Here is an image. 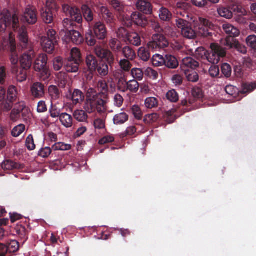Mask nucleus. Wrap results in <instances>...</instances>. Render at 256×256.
I'll use <instances>...</instances> for the list:
<instances>
[{"instance_id": "1", "label": "nucleus", "mask_w": 256, "mask_h": 256, "mask_svg": "<svg viewBox=\"0 0 256 256\" xmlns=\"http://www.w3.org/2000/svg\"><path fill=\"white\" fill-rule=\"evenodd\" d=\"M212 52L208 54L203 48H199L196 50V54H198L203 60H207L211 64H218L220 62V57L226 55V50L216 44H210Z\"/></svg>"}, {"instance_id": "2", "label": "nucleus", "mask_w": 256, "mask_h": 256, "mask_svg": "<svg viewBox=\"0 0 256 256\" xmlns=\"http://www.w3.org/2000/svg\"><path fill=\"white\" fill-rule=\"evenodd\" d=\"M109 4L115 10L118 14L122 16L124 21L126 20L125 24L129 26L132 24V21H133L137 24H140L139 22L140 14L136 12H133L130 16L127 14L128 8L126 6L123 2L118 0H110Z\"/></svg>"}, {"instance_id": "3", "label": "nucleus", "mask_w": 256, "mask_h": 256, "mask_svg": "<svg viewBox=\"0 0 256 256\" xmlns=\"http://www.w3.org/2000/svg\"><path fill=\"white\" fill-rule=\"evenodd\" d=\"M18 18L16 14L11 16L7 10H4L0 13V31L6 32V28L12 26L16 30L19 26Z\"/></svg>"}, {"instance_id": "4", "label": "nucleus", "mask_w": 256, "mask_h": 256, "mask_svg": "<svg viewBox=\"0 0 256 256\" xmlns=\"http://www.w3.org/2000/svg\"><path fill=\"white\" fill-rule=\"evenodd\" d=\"M106 100L100 96L93 98L86 99L84 102L83 108L88 114H92L96 110L98 113L104 112Z\"/></svg>"}, {"instance_id": "5", "label": "nucleus", "mask_w": 256, "mask_h": 256, "mask_svg": "<svg viewBox=\"0 0 256 256\" xmlns=\"http://www.w3.org/2000/svg\"><path fill=\"white\" fill-rule=\"evenodd\" d=\"M169 42L165 36L160 34L152 35V40L147 44L148 48L152 50L164 48L168 46Z\"/></svg>"}, {"instance_id": "6", "label": "nucleus", "mask_w": 256, "mask_h": 256, "mask_svg": "<svg viewBox=\"0 0 256 256\" xmlns=\"http://www.w3.org/2000/svg\"><path fill=\"white\" fill-rule=\"evenodd\" d=\"M194 28L197 33L204 37H207L210 34L208 29L213 28V24L208 20L199 18L198 20L194 21Z\"/></svg>"}, {"instance_id": "7", "label": "nucleus", "mask_w": 256, "mask_h": 256, "mask_svg": "<svg viewBox=\"0 0 256 256\" xmlns=\"http://www.w3.org/2000/svg\"><path fill=\"white\" fill-rule=\"evenodd\" d=\"M18 98V92L16 88L14 86H10L8 90L6 100L2 102V108L4 111L10 110L13 106L14 102H16Z\"/></svg>"}, {"instance_id": "8", "label": "nucleus", "mask_w": 256, "mask_h": 256, "mask_svg": "<svg viewBox=\"0 0 256 256\" xmlns=\"http://www.w3.org/2000/svg\"><path fill=\"white\" fill-rule=\"evenodd\" d=\"M95 54L102 60L108 64H112L116 62L112 52L108 50L103 48L97 46L94 48Z\"/></svg>"}, {"instance_id": "9", "label": "nucleus", "mask_w": 256, "mask_h": 256, "mask_svg": "<svg viewBox=\"0 0 256 256\" xmlns=\"http://www.w3.org/2000/svg\"><path fill=\"white\" fill-rule=\"evenodd\" d=\"M63 12L70 16L72 20L75 21L78 24L82 22V17L79 9L76 7H70L68 4L62 6Z\"/></svg>"}, {"instance_id": "10", "label": "nucleus", "mask_w": 256, "mask_h": 256, "mask_svg": "<svg viewBox=\"0 0 256 256\" xmlns=\"http://www.w3.org/2000/svg\"><path fill=\"white\" fill-rule=\"evenodd\" d=\"M192 98L188 99H184L181 101V104L183 106H189L194 104L197 100H201L204 97V92L201 88L199 87H194L192 90Z\"/></svg>"}, {"instance_id": "11", "label": "nucleus", "mask_w": 256, "mask_h": 256, "mask_svg": "<svg viewBox=\"0 0 256 256\" xmlns=\"http://www.w3.org/2000/svg\"><path fill=\"white\" fill-rule=\"evenodd\" d=\"M180 65L182 71L188 80L192 82H196L198 80V75L194 68L199 67L200 65Z\"/></svg>"}, {"instance_id": "12", "label": "nucleus", "mask_w": 256, "mask_h": 256, "mask_svg": "<svg viewBox=\"0 0 256 256\" xmlns=\"http://www.w3.org/2000/svg\"><path fill=\"white\" fill-rule=\"evenodd\" d=\"M32 65H14L12 72L16 74L17 80L22 82L26 80L27 78V70H29Z\"/></svg>"}, {"instance_id": "13", "label": "nucleus", "mask_w": 256, "mask_h": 256, "mask_svg": "<svg viewBox=\"0 0 256 256\" xmlns=\"http://www.w3.org/2000/svg\"><path fill=\"white\" fill-rule=\"evenodd\" d=\"M19 242L16 240H10L6 245L0 244V256H5L8 253H14L19 249Z\"/></svg>"}, {"instance_id": "14", "label": "nucleus", "mask_w": 256, "mask_h": 256, "mask_svg": "<svg viewBox=\"0 0 256 256\" xmlns=\"http://www.w3.org/2000/svg\"><path fill=\"white\" fill-rule=\"evenodd\" d=\"M8 41L10 51V60L12 64H18V53L16 51V41L14 36L12 32L9 33Z\"/></svg>"}, {"instance_id": "15", "label": "nucleus", "mask_w": 256, "mask_h": 256, "mask_svg": "<svg viewBox=\"0 0 256 256\" xmlns=\"http://www.w3.org/2000/svg\"><path fill=\"white\" fill-rule=\"evenodd\" d=\"M44 88V85L43 84L40 82H34L30 87L32 96L38 99L42 98L45 94Z\"/></svg>"}, {"instance_id": "16", "label": "nucleus", "mask_w": 256, "mask_h": 256, "mask_svg": "<svg viewBox=\"0 0 256 256\" xmlns=\"http://www.w3.org/2000/svg\"><path fill=\"white\" fill-rule=\"evenodd\" d=\"M93 31L96 37L98 40H103L106 36V29L105 25L100 22H96L93 27Z\"/></svg>"}, {"instance_id": "17", "label": "nucleus", "mask_w": 256, "mask_h": 256, "mask_svg": "<svg viewBox=\"0 0 256 256\" xmlns=\"http://www.w3.org/2000/svg\"><path fill=\"white\" fill-rule=\"evenodd\" d=\"M14 232L22 240V244L24 243L28 239V231L24 226L22 224H17L14 228Z\"/></svg>"}, {"instance_id": "18", "label": "nucleus", "mask_w": 256, "mask_h": 256, "mask_svg": "<svg viewBox=\"0 0 256 256\" xmlns=\"http://www.w3.org/2000/svg\"><path fill=\"white\" fill-rule=\"evenodd\" d=\"M20 44L22 48H26L27 47L28 42V37L26 28L22 26L18 30V36Z\"/></svg>"}, {"instance_id": "19", "label": "nucleus", "mask_w": 256, "mask_h": 256, "mask_svg": "<svg viewBox=\"0 0 256 256\" xmlns=\"http://www.w3.org/2000/svg\"><path fill=\"white\" fill-rule=\"evenodd\" d=\"M22 20L29 24H33L37 21V16L34 10L26 8L24 13Z\"/></svg>"}, {"instance_id": "20", "label": "nucleus", "mask_w": 256, "mask_h": 256, "mask_svg": "<svg viewBox=\"0 0 256 256\" xmlns=\"http://www.w3.org/2000/svg\"><path fill=\"white\" fill-rule=\"evenodd\" d=\"M2 168L4 170H22L24 165L16 162L12 160H6L2 164Z\"/></svg>"}, {"instance_id": "21", "label": "nucleus", "mask_w": 256, "mask_h": 256, "mask_svg": "<svg viewBox=\"0 0 256 256\" xmlns=\"http://www.w3.org/2000/svg\"><path fill=\"white\" fill-rule=\"evenodd\" d=\"M40 42L44 50L50 54L53 52L54 47L57 43L54 41L48 40L45 37L41 38Z\"/></svg>"}, {"instance_id": "22", "label": "nucleus", "mask_w": 256, "mask_h": 256, "mask_svg": "<svg viewBox=\"0 0 256 256\" xmlns=\"http://www.w3.org/2000/svg\"><path fill=\"white\" fill-rule=\"evenodd\" d=\"M68 60L72 64H80L82 62V59L79 49L76 48H72L70 52V56L68 58Z\"/></svg>"}, {"instance_id": "23", "label": "nucleus", "mask_w": 256, "mask_h": 256, "mask_svg": "<svg viewBox=\"0 0 256 256\" xmlns=\"http://www.w3.org/2000/svg\"><path fill=\"white\" fill-rule=\"evenodd\" d=\"M35 70L40 72V76L44 80L49 78L50 74L48 65H34Z\"/></svg>"}, {"instance_id": "24", "label": "nucleus", "mask_w": 256, "mask_h": 256, "mask_svg": "<svg viewBox=\"0 0 256 256\" xmlns=\"http://www.w3.org/2000/svg\"><path fill=\"white\" fill-rule=\"evenodd\" d=\"M222 27L224 31L230 37H238L240 34L239 30L230 24H224Z\"/></svg>"}, {"instance_id": "25", "label": "nucleus", "mask_w": 256, "mask_h": 256, "mask_svg": "<svg viewBox=\"0 0 256 256\" xmlns=\"http://www.w3.org/2000/svg\"><path fill=\"white\" fill-rule=\"evenodd\" d=\"M138 9L146 14H150L152 12V5L145 0H140L136 3Z\"/></svg>"}, {"instance_id": "26", "label": "nucleus", "mask_w": 256, "mask_h": 256, "mask_svg": "<svg viewBox=\"0 0 256 256\" xmlns=\"http://www.w3.org/2000/svg\"><path fill=\"white\" fill-rule=\"evenodd\" d=\"M122 53L127 60H120V64H129L130 60H132L136 57L134 52L129 46H126L122 49Z\"/></svg>"}, {"instance_id": "27", "label": "nucleus", "mask_w": 256, "mask_h": 256, "mask_svg": "<svg viewBox=\"0 0 256 256\" xmlns=\"http://www.w3.org/2000/svg\"><path fill=\"white\" fill-rule=\"evenodd\" d=\"M60 120L62 125L66 128H71L72 126L73 118L66 112L61 114Z\"/></svg>"}, {"instance_id": "28", "label": "nucleus", "mask_w": 256, "mask_h": 256, "mask_svg": "<svg viewBox=\"0 0 256 256\" xmlns=\"http://www.w3.org/2000/svg\"><path fill=\"white\" fill-rule=\"evenodd\" d=\"M68 36L72 42L76 44H82L84 40L80 33L76 30H69Z\"/></svg>"}, {"instance_id": "29", "label": "nucleus", "mask_w": 256, "mask_h": 256, "mask_svg": "<svg viewBox=\"0 0 256 256\" xmlns=\"http://www.w3.org/2000/svg\"><path fill=\"white\" fill-rule=\"evenodd\" d=\"M72 101L74 104H76L82 102L84 99V93L78 89H75L72 96Z\"/></svg>"}, {"instance_id": "30", "label": "nucleus", "mask_w": 256, "mask_h": 256, "mask_svg": "<svg viewBox=\"0 0 256 256\" xmlns=\"http://www.w3.org/2000/svg\"><path fill=\"white\" fill-rule=\"evenodd\" d=\"M98 88L102 92L100 93L97 96L102 97L104 100L106 99V93L108 91V86L105 80H99L98 84Z\"/></svg>"}, {"instance_id": "31", "label": "nucleus", "mask_w": 256, "mask_h": 256, "mask_svg": "<svg viewBox=\"0 0 256 256\" xmlns=\"http://www.w3.org/2000/svg\"><path fill=\"white\" fill-rule=\"evenodd\" d=\"M48 92L52 100L59 99L61 95V92L56 86L54 85H50L48 87Z\"/></svg>"}, {"instance_id": "32", "label": "nucleus", "mask_w": 256, "mask_h": 256, "mask_svg": "<svg viewBox=\"0 0 256 256\" xmlns=\"http://www.w3.org/2000/svg\"><path fill=\"white\" fill-rule=\"evenodd\" d=\"M255 89H256V81L250 83H242L240 92L242 94H248L254 91Z\"/></svg>"}, {"instance_id": "33", "label": "nucleus", "mask_w": 256, "mask_h": 256, "mask_svg": "<svg viewBox=\"0 0 256 256\" xmlns=\"http://www.w3.org/2000/svg\"><path fill=\"white\" fill-rule=\"evenodd\" d=\"M217 12L221 17L226 19H230L233 16L232 12L228 8L222 6H219L217 9Z\"/></svg>"}, {"instance_id": "34", "label": "nucleus", "mask_w": 256, "mask_h": 256, "mask_svg": "<svg viewBox=\"0 0 256 256\" xmlns=\"http://www.w3.org/2000/svg\"><path fill=\"white\" fill-rule=\"evenodd\" d=\"M83 16L88 22H91L94 20V14L90 8L86 5H83L82 7Z\"/></svg>"}, {"instance_id": "35", "label": "nucleus", "mask_w": 256, "mask_h": 256, "mask_svg": "<svg viewBox=\"0 0 256 256\" xmlns=\"http://www.w3.org/2000/svg\"><path fill=\"white\" fill-rule=\"evenodd\" d=\"M128 116L125 112H121L114 116V122L115 124H122L128 121Z\"/></svg>"}, {"instance_id": "36", "label": "nucleus", "mask_w": 256, "mask_h": 256, "mask_svg": "<svg viewBox=\"0 0 256 256\" xmlns=\"http://www.w3.org/2000/svg\"><path fill=\"white\" fill-rule=\"evenodd\" d=\"M74 118L78 122H87L88 116L86 112L84 110H76L74 113Z\"/></svg>"}, {"instance_id": "37", "label": "nucleus", "mask_w": 256, "mask_h": 256, "mask_svg": "<svg viewBox=\"0 0 256 256\" xmlns=\"http://www.w3.org/2000/svg\"><path fill=\"white\" fill-rule=\"evenodd\" d=\"M41 15L43 20L46 24H50L53 20V15L50 10L42 8Z\"/></svg>"}, {"instance_id": "38", "label": "nucleus", "mask_w": 256, "mask_h": 256, "mask_svg": "<svg viewBox=\"0 0 256 256\" xmlns=\"http://www.w3.org/2000/svg\"><path fill=\"white\" fill-rule=\"evenodd\" d=\"M127 40L135 46H139L141 44V40L139 35L134 32H130Z\"/></svg>"}, {"instance_id": "39", "label": "nucleus", "mask_w": 256, "mask_h": 256, "mask_svg": "<svg viewBox=\"0 0 256 256\" xmlns=\"http://www.w3.org/2000/svg\"><path fill=\"white\" fill-rule=\"evenodd\" d=\"M100 12L103 18L107 23H112L113 20V15L110 11L104 6L100 8Z\"/></svg>"}, {"instance_id": "40", "label": "nucleus", "mask_w": 256, "mask_h": 256, "mask_svg": "<svg viewBox=\"0 0 256 256\" xmlns=\"http://www.w3.org/2000/svg\"><path fill=\"white\" fill-rule=\"evenodd\" d=\"M246 65H236L234 67V72L236 76L239 78H243L248 74L246 70H244Z\"/></svg>"}, {"instance_id": "41", "label": "nucleus", "mask_w": 256, "mask_h": 256, "mask_svg": "<svg viewBox=\"0 0 256 256\" xmlns=\"http://www.w3.org/2000/svg\"><path fill=\"white\" fill-rule=\"evenodd\" d=\"M182 34L185 38L192 39L194 38L196 36V32L192 28L187 25L181 31Z\"/></svg>"}, {"instance_id": "42", "label": "nucleus", "mask_w": 256, "mask_h": 256, "mask_svg": "<svg viewBox=\"0 0 256 256\" xmlns=\"http://www.w3.org/2000/svg\"><path fill=\"white\" fill-rule=\"evenodd\" d=\"M159 16L163 21H169L172 16L170 12L165 8H162L159 10Z\"/></svg>"}, {"instance_id": "43", "label": "nucleus", "mask_w": 256, "mask_h": 256, "mask_svg": "<svg viewBox=\"0 0 256 256\" xmlns=\"http://www.w3.org/2000/svg\"><path fill=\"white\" fill-rule=\"evenodd\" d=\"M88 66V68L94 67V68H96L97 70L101 76H104L108 74V65H87Z\"/></svg>"}, {"instance_id": "44", "label": "nucleus", "mask_w": 256, "mask_h": 256, "mask_svg": "<svg viewBox=\"0 0 256 256\" xmlns=\"http://www.w3.org/2000/svg\"><path fill=\"white\" fill-rule=\"evenodd\" d=\"M109 46L112 50L114 52L120 51L122 48L120 40L114 38L110 40Z\"/></svg>"}, {"instance_id": "45", "label": "nucleus", "mask_w": 256, "mask_h": 256, "mask_svg": "<svg viewBox=\"0 0 256 256\" xmlns=\"http://www.w3.org/2000/svg\"><path fill=\"white\" fill-rule=\"evenodd\" d=\"M96 36L93 34L92 30L90 29L86 34V42L88 46H94L96 44Z\"/></svg>"}, {"instance_id": "46", "label": "nucleus", "mask_w": 256, "mask_h": 256, "mask_svg": "<svg viewBox=\"0 0 256 256\" xmlns=\"http://www.w3.org/2000/svg\"><path fill=\"white\" fill-rule=\"evenodd\" d=\"M138 56L144 62H147L150 58V54L144 47H141L138 50Z\"/></svg>"}, {"instance_id": "47", "label": "nucleus", "mask_w": 256, "mask_h": 256, "mask_svg": "<svg viewBox=\"0 0 256 256\" xmlns=\"http://www.w3.org/2000/svg\"><path fill=\"white\" fill-rule=\"evenodd\" d=\"M158 100L154 97L148 98L145 100V106L148 108H152L158 106Z\"/></svg>"}, {"instance_id": "48", "label": "nucleus", "mask_w": 256, "mask_h": 256, "mask_svg": "<svg viewBox=\"0 0 256 256\" xmlns=\"http://www.w3.org/2000/svg\"><path fill=\"white\" fill-rule=\"evenodd\" d=\"M52 148L54 150H68L72 148V146L70 144H66L64 142H57L52 146Z\"/></svg>"}, {"instance_id": "49", "label": "nucleus", "mask_w": 256, "mask_h": 256, "mask_svg": "<svg viewBox=\"0 0 256 256\" xmlns=\"http://www.w3.org/2000/svg\"><path fill=\"white\" fill-rule=\"evenodd\" d=\"M140 84L138 82L134 80H130L128 82V86H126L127 90H130L132 92H136L139 88Z\"/></svg>"}, {"instance_id": "50", "label": "nucleus", "mask_w": 256, "mask_h": 256, "mask_svg": "<svg viewBox=\"0 0 256 256\" xmlns=\"http://www.w3.org/2000/svg\"><path fill=\"white\" fill-rule=\"evenodd\" d=\"M160 116L156 113H152L146 114L144 118V121L146 124H150L156 122Z\"/></svg>"}, {"instance_id": "51", "label": "nucleus", "mask_w": 256, "mask_h": 256, "mask_svg": "<svg viewBox=\"0 0 256 256\" xmlns=\"http://www.w3.org/2000/svg\"><path fill=\"white\" fill-rule=\"evenodd\" d=\"M166 96L168 100L172 102H176L178 100V94L174 90H169Z\"/></svg>"}, {"instance_id": "52", "label": "nucleus", "mask_w": 256, "mask_h": 256, "mask_svg": "<svg viewBox=\"0 0 256 256\" xmlns=\"http://www.w3.org/2000/svg\"><path fill=\"white\" fill-rule=\"evenodd\" d=\"M25 130V126L20 124L15 126L12 131V134L14 137H18Z\"/></svg>"}, {"instance_id": "53", "label": "nucleus", "mask_w": 256, "mask_h": 256, "mask_svg": "<svg viewBox=\"0 0 256 256\" xmlns=\"http://www.w3.org/2000/svg\"><path fill=\"white\" fill-rule=\"evenodd\" d=\"M128 86V82L124 78H119L117 83V87L119 90L124 92L127 91L126 86Z\"/></svg>"}, {"instance_id": "54", "label": "nucleus", "mask_w": 256, "mask_h": 256, "mask_svg": "<svg viewBox=\"0 0 256 256\" xmlns=\"http://www.w3.org/2000/svg\"><path fill=\"white\" fill-rule=\"evenodd\" d=\"M247 45L252 49H256V36L254 34L248 36L246 40Z\"/></svg>"}, {"instance_id": "55", "label": "nucleus", "mask_w": 256, "mask_h": 256, "mask_svg": "<svg viewBox=\"0 0 256 256\" xmlns=\"http://www.w3.org/2000/svg\"><path fill=\"white\" fill-rule=\"evenodd\" d=\"M131 73L133 78L138 80H140L143 78L144 73L140 68H132Z\"/></svg>"}, {"instance_id": "56", "label": "nucleus", "mask_w": 256, "mask_h": 256, "mask_svg": "<svg viewBox=\"0 0 256 256\" xmlns=\"http://www.w3.org/2000/svg\"><path fill=\"white\" fill-rule=\"evenodd\" d=\"M26 146L27 148L30 150H32L35 149L36 145L34 143L33 136L32 134L28 135L26 138Z\"/></svg>"}, {"instance_id": "57", "label": "nucleus", "mask_w": 256, "mask_h": 256, "mask_svg": "<svg viewBox=\"0 0 256 256\" xmlns=\"http://www.w3.org/2000/svg\"><path fill=\"white\" fill-rule=\"evenodd\" d=\"M164 57L160 54H155L152 57V64H166Z\"/></svg>"}, {"instance_id": "58", "label": "nucleus", "mask_w": 256, "mask_h": 256, "mask_svg": "<svg viewBox=\"0 0 256 256\" xmlns=\"http://www.w3.org/2000/svg\"><path fill=\"white\" fill-rule=\"evenodd\" d=\"M56 34V32L54 30L49 28L46 31V36H44L43 37H45L48 40L57 42V36Z\"/></svg>"}, {"instance_id": "59", "label": "nucleus", "mask_w": 256, "mask_h": 256, "mask_svg": "<svg viewBox=\"0 0 256 256\" xmlns=\"http://www.w3.org/2000/svg\"><path fill=\"white\" fill-rule=\"evenodd\" d=\"M130 32L124 28H120L116 32L117 36L119 38H123L124 40H127Z\"/></svg>"}, {"instance_id": "60", "label": "nucleus", "mask_w": 256, "mask_h": 256, "mask_svg": "<svg viewBox=\"0 0 256 256\" xmlns=\"http://www.w3.org/2000/svg\"><path fill=\"white\" fill-rule=\"evenodd\" d=\"M50 116L53 118H56L60 116V108H58L56 106H54L52 104L51 108L50 110Z\"/></svg>"}, {"instance_id": "61", "label": "nucleus", "mask_w": 256, "mask_h": 256, "mask_svg": "<svg viewBox=\"0 0 256 256\" xmlns=\"http://www.w3.org/2000/svg\"><path fill=\"white\" fill-rule=\"evenodd\" d=\"M234 48L238 52L243 54H246L247 52V48L244 45L241 44L237 40L236 41H234Z\"/></svg>"}, {"instance_id": "62", "label": "nucleus", "mask_w": 256, "mask_h": 256, "mask_svg": "<svg viewBox=\"0 0 256 256\" xmlns=\"http://www.w3.org/2000/svg\"><path fill=\"white\" fill-rule=\"evenodd\" d=\"M132 111L136 118L140 120L142 118V112L140 108L138 106H134L132 108Z\"/></svg>"}, {"instance_id": "63", "label": "nucleus", "mask_w": 256, "mask_h": 256, "mask_svg": "<svg viewBox=\"0 0 256 256\" xmlns=\"http://www.w3.org/2000/svg\"><path fill=\"white\" fill-rule=\"evenodd\" d=\"M166 64H178V60L174 56L166 54L164 56Z\"/></svg>"}, {"instance_id": "64", "label": "nucleus", "mask_w": 256, "mask_h": 256, "mask_svg": "<svg viewBox=\"0 0 256 256\" xmlns=\"http://www.w3.org/2000/svg\"><path fill=\"white\" fill-rule=\"evenodd\" d=\"M209 73L212 77L217 76L220 74V68L218 65H211L209 69Z\"/></svg>"}]
</instances>
